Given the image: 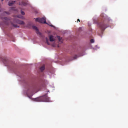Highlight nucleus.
Returning a JSON list of instances; mask_svg holds the SVG:
<instances>
[{
    "label": "nucleus",
    "instance_id": "f257e3e1",
    "mask_svg": "<svg viewBox=\"0 0 128 128\" xmlns=\"http://www.w3.org/2000/svg\"><path fill=\"white\" fill-rule=\"evenodd\" d=\"M33 100L35 101L49 102L50 98L45 94L42 96L34 98Z\"/></svg>",
    "mask_w": 128,
    "mask_h": 128
},
{
    "label": "nucleus",
    "instance_id": "f03ea898",
    "mask_svg": "<svg viewBox=\"0 0 128 128\" xmlns=\"http://www.w3.org/2000/svg\"><path fill=\"white\" fill-rule=\"evenodd\" d=\"M35 20L36 21L38 22L41 23L47 24L52 27H54L52 25L46 23L45 18L43 17L41 18H37Z\"/></svg>",
    "mask_w": 128,
    "mask_h": 128
},
{
    "label": "nucleus",
    "instance_id": "7ed1b4c3",
    "mask_svg": "<svg viewBox=\"0 0 128 128\" xmlns=\"http://www.w3.org/2000/svg\"><path fill=\"white\" fill-rule=\"evenodd\" d=\"M14 22H16L20 24H24V22L23 21L16 18L14 19Z\"/></svg>",
    "mask_w": 128,
    "mask_h": 128
},
{
    "label": "nucleus",
    "instance_id": "20e7f679",
    "mask_svg": "<svg viewBox=\"0 0 128 128\" xmlns=\"http://www.w3.org/2000/svg\"><path fill=\"white\" fill-rule=\"evenodd\" d=\"M102 30H104L106 28V25L103 23H101L99 25Z\"/></svg>",
    "mask_w": 128,
    "mask_h": 128
},
{
    "label": "nucleus",
    "instance_id": "39448f33",
    "mask_svg": "<svg viewBox=\"0 0 128 128\" xmlns=\"http://www.w3.org/2000/svg\"><path fill=\"white\" fill-rule=\"evenodd\" d=\"M50 40V41L53 42L55 41V39L53 38V36H49Z\"/></svg>",
    "mask_w": 128,
    "mask_h": 128
},
{
    "label": "nucleus",
    "instance_id": "423d86ee",
    "mask_svg": "<svg viewBox=\"0 0 128 128\" xmlns=\"http://www.w3.org/2000/svg\"><path fill=\"white\" fill-rule=\"evenodd\" d=\"M15 2V1H12L10 2H9L8 5L10 6H12Z\"/></svg>",
    "mask_w": 128,
    "mask_h": 128
},
{
    "label": "nucleus",
    "instance_id": "0eeeda50",
    "mask_svg": "<svg viewBox=\"0 0 128 128\" xmlns=\"http://www.w3.org/2000/svg\"><path fill=\"white\" fill-rule=\"evenodd\" d=\"M2 60L4 62H5L7 60V58L6 57H4L2 58Z\"/></svg>",
    "mask_w": 128,
    "mask_h": 128
},
{
    "label": "nucleus",
    "instance_id": "6e6552de",
    "mask_svg": "<svg viewBox=\"0 0 128 128\" xmlns=\"http://www.w3.org/2000/svg\"><path fill=\"white\" fill-rule=\"evenodd\" d=\"M19 4L20 5H22L24 6H25L27 4V3L26 2H22V4H20V3H19Z\"/></svg>",
    "mask_w": 128,
    "mask_h": 128
},
{
    "label": "nucleus",
    "instance_id": "1a4fd4ad",
    "mask_svg": "<svg viewBox=\"0 0 128 128\" xmlns=\"http://www.w3.org/2000/svg\"><path fill=\"white\" fill-rule=\"evenodd\" d=\"M44 69V66H43L40 68V69L41 71H42Z\"/></svg>",
    "mask_w": 128,
    "mask_h": 128
},
{
    "label": "nucleus",
    "instance_id": "9d476101",
    "mask_svg": "<svg viewBox=\"0 0 128 128\" xmlns=\"http://www.w3.org/2000/svg\"><path fill=\"white\" fill-rule=\"evenodd\" d=\"M32 28L33 29L35 30L36 31L38 30V29L36 26H32Z\"/></svg>",
    "mask_w": 128,
    "mask_h": 128
},
{
    "label": "nucleus",
    "instance_id": "9b49d317",
    "mask_svg": "<svg viewBox=\"0 0 128 128\" xmlns=\"http://www.w3.org/2000/svg\"><path fill=\"white\" fill-rule=\"evenodd\" d=\"M46 42L47 44L48 45H49L50 44L48 42V39L47 38H46Z\"/></svg>",
    "mask_w": 128,
    "mask_h": 128
},
{
    "label": "nucleus",
    "instance_id": "f8f14e48",
    "mask_svg": "<svg viewBox=\"0 0 128 128\" xmlns=\"http://www.w3.org/2000/svg\"><path fill=\"white\" fill-rule=\"evenodd\" d=\"M17 17L18 18H21L22 19L23 18V17L20 15H19L17 16Z\"/></svg>",
    "mask_w": 128,
    "mask_h": 128
},
{
    "label": "nucleus",
    "instance_id": "ddd939ff",
    "mask_svg": "<svg viewBox=\"0 0 128 128\" xmlns=\"http://www.w3.org/2000/svg\"><path fill=\"white\" fill-rule=\"evenodd\" d=\"M13 26L15 28H18L19 26H18V25L16 24H13Z\"/></svg>",
    "mask_w": 128,
    "mask_h": 128
},
{
    "label": "nucleus",
    "instance_id": "4468645a",
    "mask_svg": "<svg viewBox=\"0 0 128 128\" xmlns=\"http://www.w3.org/2000/svg\"><path fill=\"white\" fill-rule=\"evenodd\" d=\"M57 38H58L59 41H60L61 40L62 38H60V37L59 36H57Z\"/></svg>",
    "mask_w": 128,
    "mask_h": 128
},
{
    "label": "nucleus",
    "instance_id": "2eb2a0df",
    "mask_svg": "<svg viewBox=\"0 0 128 128\" xmlns=\"http://www.w3.org/2000/svg\"><path fill=\"white\" fill-rule=\"evenodd\" d=\"M78 57L77 55H75L74 57V59H76Z\"/></svg>",
    "mask_w": 128,
    "mask_h": 128
},
{
    "label": "nucleus",
    "instance_id": "dca6fc26",
    "mask_svg": "<svg viewBox=\"0 0 128 128\" xmlns=\"http://www.w3.org/2000/svg\"><path fill=\"white\" fill-rule=\"evenodd\" d=\"M90 42L91 43H93L94 42V40L93 39H92L90 40Z\"/></svg>",
    "mask_w": 128,
    "mask_h": 128
},
{
    "label": "nucleus",
    "instance_id": "f3484780",
    "mask_svg": "<svg viewBox=\"0 0 128 128\" xmlns=\"http://www.w3.org/2000/svg\"><path fill=\"white\" fill-rule=\"evenodd\" d=\"M36 31V33L37 34H39L40 35L41 34V33L39 32L38 30H37V31Z\"/></svg>",
    "mask_w": 128,
    "mask_h": 128
},
{
    "label": "nucleus",
    "instance_id": "a211bd4d",
    "mask_svg": "<svg viewBox=\"0 0 128 128\" xmlns=\"http://www.w3.org/2000/svg\"><path fill=\"white\" fill-rule=\"evenodd\" d=\"M21 14L23 15H24L25 14L24 12L23 11H22L21 12Z\"/></svg>",
    "mask_w": 128,
    "mask_h": 128
},
{
    "label": "nucleus",
    "instance_id": "6ab92c4d",
    "mask_svg": "<svg viewBox=\"0 0 128 128\" xmlns=\"http://www.w3.org/2000/svg\"><path fill=\"white\" fill-rule=\"evenodd\" d=\"M4 19L5 20H8V18H7V17H4Z\"/></svg>",
    "mask_w": 128,
    "mask_h": 128
},
{
    "label": "nucleus",
    "instance_id": "aec40b11",
    "mask_svg": "<svg viewBox=\"0 0 128 128\" xmlns=\"http://www.w3.org/2000/svg\"><path fill=\"white\" fill-rule=\"evenodd\" d=\"M5 13L8 14H10V13L8 12H5Z\"/></svg>",
    "mask_w": 128,
    "mask_h": 128
},
{
    "label": "nucleus",
    "instance_id": "412c9836",
    "mask_svg": "<svg viewBox=\"0 0 128 128\" xmlns=\"http://www.w3.org/2000/svg\"><path fill=\"white\" fill-rule=\"evenodd\" d=\"M78 21L80 22V20L79 19H78L77 20V22H78Z\"/></svg>",
    "mask_w": 128,
    "mask_h": 128
},
{
    "label": "nucleus",
    "instance_id": "4be33fe9",
    "mask_svg": "<svg viewBox=\"0 0 128 128\" xmlns=\"http://www.w3.org/2000/svg\"><path fill=\"white\" fill-rule=\"evenodd\" d=\"M3 1V0H2V2Z\"/></svg>",
    "mask_w": 128,
    "mask_h": 128
}]
</instances>
